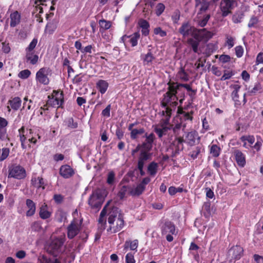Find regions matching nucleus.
I'll use <instances>...</instances> for the list:
<instances>
[{"instance_id":"24","label":"nucleus","mask_w":263,"mask_h":263,"mask_svg":"<svg viewBox=\"0 0 263 263\" xmlns=\"http://www.w3.org/2000/svg\"><path fill=\"white\" fill-rule=\"evenodd\" d=\"M31 184L37 189L42 188V190L45 189V183L43 179L40 177H32L31 180Z\"/></svg>"},{"instance_id":"2","label":"nucleus","mask_w":263,"mask_h":263,"mask_svg":"<svg viewBox=\"0 0 263 263\" xmlns=\"http://www.w3.org/2000/svg\"><path fill=\"white\" fill-rule=\"evenodd\" d=\"M107 231L110 233H116L120 231L124 227V222L123 216L117 208H113L108 213Z\"/></svg>"},{"instance_id":"15","label":"nucleus","mask_w":263,"mask_h":263,"mask_svg":"<svg viewBox=\"0 0 263 263\" xmlns=\"http://www.w3.org/2000/svg\"><path fill=\"white\" fill-rule=\"evenodd\" d=\"M60 175L65 179L71 177L74 174V171L68 165H62L60 168Z\"/></svg>"},{"instance_id":"60","label":"nucleus","mask_w":263,"mask_h":263,"mask_svg":"<svg viewBox=\"0 0 263 263\" xmlns=\"http://www.w3.org/2000/svg\"><path fill=\"white\" fill-rule=\"evenodd\" d=\"M231 60V57L228 55L222 54L219 57V61L222 63L229 62Z\"/></svg>"},{"instance_id":"29","label":"nucleus","mask_w":263,"mask_h":263,"mask_svg":"<svg viewBox=\"0 0 263 263\" xmlns=\"http://www.w3.org/2000/svg\"><path fill=\"white\" fill-rule=\"evenodd\" d=\"M138 246V241L136 239L133 241H126L124 245V251L126 252L127 249L129 248L131 250H136Z\"/></svg>"},{"instance_id":"12","label":"nucleus","mask_w":263,"mask_h":263,"mask_svg":"<svg viewBox=\"0 0 263 263\" xmlns=\"http://www.w3.org/2000/svg\"><path fill=\"white\" fill-rule=\"evenodd\" d=\"M26 171L19 165H13L10 167L8 177H12L17 179H21L26 177Z\"/></svg>"},{"instance_id":"47","label":"nucleus","mask_w":263,"mask_h":263,"mask_svg":"<svg viewBox=\"0 0 263 263\" xmlns=\"http://www.w3.org/2000/svg\"><path fill=\"white\" fill-rule=\"evenodd\" d=\"M233 75H234V73L232 71L225 70L224 71L223 75L222 76L220 80L221 81H224V80L229 79Z\"/></svg>"},{"instance_id":"39","label":"nucleus","mask_w":263,"mask_h":263,"mask_svg":"<svg viewBox=\"0 0 263 263\" xmlns=\"http://www.w3.org/2000/svg\"><path fill=\"white\" fill-rule=\"evenodd\" d=\"M99 24L100 28L104 30L108 29L111 27V22L104 19L100 20L99 21Z\"/></svg>"},{"instance_id":"13","label":"nucleus","mask_w":263,"mask_h":263,"mask_svg":"<svg viewBox=\"0 0 263 263\" xmlns=\"http://www.w3.org/2000/svg\"><path fill=\"white\" fill-rule=\"evenodd\" d=\"M179 32L183 36L192 35L195 37L196 35L197 29L189 23L185 22L182 24L179 29Z\"/></svg>"},{"instance_id":"57","label":"nucleus","mask_w":263,"mask_h":263,"mask_svg":"<svg viewBox=\"0 0 263 263\" xmlns=\"http://www.w3.org/2000/svg\"><path fill=\"white\" fill-rule=\"evenodd\" d=\"M145 136L146 137V143L147 144H149L150 146H151V145H152V143L153 142L154 138H155L154 134L152 133V134H149V135H147V134H146Z\"/></svg>"},{"instance_id":"7","label":"nucleus","mask_w":263,"mask_h":263,"mask_svg":"<svg viewBox=\"0 0 263 263\" xmlns=\"http://www.w3.org/2000/svg\"><path fill=\"white\" fill-rule=\"evenodd\" d=\"M236 4L234 0H221L219 6L221 16L226 17L231 14Z\"/></svg>"},{"instance_id":"63","label":"nucleus","mask_w":263,"mask_h":263,"mask_svg":"<svg viewBox=\"0 0 263 263\" xmlns=\"http://www.w3.org/2000/svg\"><path fill=\"white\" fill-rule=\"evenodd\" d=\"M139 26L140 27L142 28L146 29L147 28H149V25L148 22L144 20H141L139 22Z\"/></svg>"},{"instance_id":"32","label":"nucleus","mask_w":263,"mask_h":263,"mask_svg":"<svg viewBox=\"0 0 263 263\" xmlns=\"http://www.w3.org/2000/svg\"><path fill=\"white\" fill-rule=\"evenodd\" d=\"M11 108L14 110H17L21 106L22 101L19 97H15L9 101Z\"/></svg>"},{"instance_id":"50","label":"nucleus","mask_w":263,"mask_h":263,"mask_svg":"<svg viewBox=\"0 0 263 263\" xmlns=\"http://www.w3.org/2000/svg\"><path fill=\"white\" fill-rule=\"evenodd\" d=\"M261 90V86L260 83H256L251 90L249 91L250 94H255L257 92H260Z\"/></svg>"},{"instance_id":"61","label":"nucleus","mask_w":263,"mask_h":263,"mask_svg":"<svg viewBox=\"0 0 263 263\" xmlns=\"http://www.w3.org/2000/svg\"><path fill=\"white\" fill-rule=\"evenodd\" d=\"M259 64H263V52H259L256 57V65H259Z\"/></svg>"},{"instance_id":"64","label":"nucleus","mask_w":263,"mask_h":263,"mask_svg":"<svg viewBox=\"0 0 263 263\" xmlns=\"http://www.w3.org/2000/svg\"><path fill=\"white\" fill-rule=\"evenodd\" d=\"M210 17V15H206L202 20L199 21V25L201 27H204L207 24L209 18Z\"/></svg>"},{"instance_id":"10","label":"nucleus","mask_w":263,"mask_h":263,"mask_svg":"<svg viewBox=\"0 0 263 263\" xmlns=\"http://www.w3.org/2000/svg\"><path fill=\"white\" fill-rule=\"evenodd\" d=\"M50 69L47 67L40 69L36 73V82L43 85H48L49 83L48 76L50 74Z\"/></svg>"},{"instance_id":"36","label":"nucleus","mask_w":263,"mask_h":263,"mask_svg":"<svg viewBox=\"0 0 263 263\" xmlns=\"http://www.w3.org/2000/svg\"><path fill=\"white\" fill-rule=\"evenodd\" d=\"M168 193L171 195H174L177 193H181L182 192H186L187 190L183 189L181 186L175 187V186H170L168 190Z\"/></svg>"},{"instance_id":"44","label":"nucleus","mask_w":263,"mask_h":263,"mask_svg":"<svg viewBox=\"0 0 263 263\" xmlns=\"http://www.w3.org/2000/svg\"><path fill=\"white\" fill-rule=\"evenodd\" d=\"M31 74V72L28 69H25L20 71L18 74L20 78L22 79H27Z\"/></svg>"},{"instance_id":"54","label":"nucleus","mask_w":263,"mask_h":263,"mask_svg":"<svg viewBox=\"0 0 263 263\" xmlns=\"http://www.w3.org/2000/svg\"><path fill=\"white\" fill-rule=\"evenodd\" d=\"M234 39L230 36H227L226 44L228 45V48L230 49L234 45Z\"/></svg>"},{"instance_id":"45","label":"nucleus","mask_w":263,"mask_h":263,"mask_svg":"<svg viewBox=\"0 0 263 263\" xmlns=\"http://www.w3.org/2000/svg\"><path fill=\"white\" fill-rule=\"evenodd\" d=\"M154 33L156 35H159L161 37H164L166 35V32L162 29L160 27H156L154 29Z\"/></svg>"},{"instance_id":"34","label":"nucleus","mask_w":263,"mask_h":263,"mask_svg":"<svg viewBox=\"0 0 263 263\" xmlns=\"http://www.w3.org/2000/svg\"><path fill=\"white\" fill-rule=\"evenodd\" d=\"M196 133L195 132H189L185 137V141L189 144L193 145L195 142Z\"/></svg>"},{"instance_id":"26","label":"nucleus","mask_w":263,"mask_h":263,"mask_svg":"<svg viewBox=\"0 0 263 263\" xmlns=\"http://www.w3.org/2000/svg\"><path fill=\"white\" fill-rule=\"evenodd\" d=\"M40 217L43 219L49 218L51 215V212L48 211L47 204H44L40 209Z\"/></svg>"},{"instance_id":"49","label":"nucleus","mask_w":263,"mask_h":263,"mask_svg":"<svg viewBox=\"0 0 263 263\" xmlns=\"http://www.w3.org/2000/svg\"><path fill=\"white\" fill-rule=\"evenodd\" d=\"M178 77L184 81H187L189 80V76L184 70L181 69L180 70L178 74Z\"/></svg>"},{"instance_id":"23","label":"nucleus","mask_w":263,"mask_h":263,"mask_svg":"<svg viewBox=\"0 0 263 263\" xmlns=\"http://www.w3.org/2000/svg\"><path fill=\"white\" fill-rule=\"evenodd\" d=\"M234 155L238 165L243 167L246 164V159L244 155L239 150H235L234 152Z\"/></svg>"},{"instance_id":"33","label":"nucleus","mask_w":263,"mask_h":263,"mask_svg":"<svg viewBox=\"0 0 263 263\" xmlns=\"http://www.w3.org/2000/svg\"><path fill=\"white\" fill-rule=\"evenodd\" d=\"M66 213L61 209L58 210L55 213V219L60 222L64 221L66 219Z\"/></svg>"},{"instance_id":"56","label":"nucleus","mask_w":263,"mask_h":263,"mask_svg":"<svg viewBox=\"0 0 263 263\" xmlns=\"http://www.w3.org/2000/svg\"><path fill=\"white\" fill-rule=\"evenodd\" d=\"M236 55L238 58H240L243 53V49L242 46H238L235 48Z\"/></svg>"},{"instance_id":"52","label":"nucleus","mask_w":263,"mask_h":263,"mask_svg":"<svg viewBox=\"0 0 263 263\" xmlns=\"http://www.w3.org/2000/svg\"><path fill=\"white\" fill-rule=\"evenodd\" d=\"M180 13L179 11L176 10L172 16V19L174 23H177L180 19Z\"/></svg>"},{"instance_id":"27","label":"nucleus","mask_w":263,"mask_h":263,"mask_svg":"<svg viewBox=\"0 0 263 263\" xmlns=\"http://www.w3.org/2000/svg\"><path fill=\"white\" fill-rule=\"evenodd\" d=\"M230 87L233 89L231 94L233 100L236 102V104H239V101L238 100L239 95L238 93L240 88V86L238 84H234L231 85Z\"/></svg>"},{"instance_id":"25","label":"nucleus","mask_w":263,"mask_h":263,"mask_svg":"<svg viewBox=\"0 0 263 263\" xmlns=\"http://www.w3.org/2000/svg\"><path fill=\"white\" fill-rule=\"evenodd\" d=\"M108 83L103 80H99L96 83V87L101 94H104L108 87Z\"/></svg>"},{"instance_id":"3","label":"nucleus","mask_w":263,"mask_h":263,"mask_svg":"<svg viewBox=\"0 0 263 263\" xmlns=\"http://www.w3.org/2000/svg\"><path fill=\"white\" fill-rule=\"evenodd\" d=\"M162 110L161 115L164 117L161 119L160 122L153 126L154 128V131L158 135L159 138H161L163 135H165L170 127H168L169 123L170 118L172 115L173 110L175 109L168 106V105H165V104H162Z\"/></svg>"},{"instance_id":"35","label":"nucleus","mask_w":263,"mask_h":263,"mask_svg":"<svg viewBox=\"0 0 263 263\" xmlns=\"http://www.w3.org/2000/svg\"><path fill=\"white\" fill-rule=\"evenodd\" d=\"M145 187L139 184L137 186L133 188L130 193V194L133 196H139L143 193Z\"/></svg>"},{"instance_id":"46","label":"nucleus","mask_w":263,"mask_h":263,"mask_svg":"<svg viewBox=\"0 0 263 263\" xmlns=\"http://www.w3.org/2000/svg\"><path fill=\"white\" fill-rule=\"evenodd\" d=\"M189 44L192 46L193 51L197 53L198 52V47L199 45V42L191 39L189 40Z\"/></svg>"},{"instance_id":"58","label":"nucleus","mask_w":263,"mask_h":263,"mask_svg":"<svg viewBox=\"0 0 263 263\" xmlns=\"http://www.w3.org/2000/svg\"><path fill=\"white\" fill-rule=\"evenodd\" d=\"M110 109H111V105L110 104L108 105L107 106V107L104 110H102V116L104 117H107V118L110 117Z\"/></svg>"},{"instance_id":"53","label":"nucleus","mask_w":263,"mask_h":263,"mask_svg":"<svg viewBox=\"0 0 263 263\" xmlns=\"http://www.w3.org/2000/svg\"><path fill=\"white\" fill-rule=\"evenodd\" d=\"M258 22V18L256 16H253L250 18L249 22L248 24V26L249 28H252L254 27V26L257 24Z\"/></svg>"},{"instance_id":"11","label":"nucleus","mask_w":263,"mask_h":263,"mask_svg":"<svg viewBox=\"0 0 263 263\" xmlns=\"http://www.w3.org/2000/svg\"><path fill=\"white\" fill-rule=\"evenodd\" d=\"M81 228V221L73 219L67 227V237L69 239L74 238L80 232Z\"/></svg>"},{"instance_id":"19","label":"nucleus","mask_w":263,"mask_h":263,"mask_svg":"<svg viewBox=\"0 0 263 263\" xmlns=\"http://www.w3.org/2000/svg\"><path fill=\"white\" fill-rule=\"evenodd\" d=\"M185 142L183 138L181 137H177L175 139L172 143V146L174 147L173 148L175 149V152L176 154L178 153L180 151H181L183 149V143Z\"/></svg>"},{"instance_id":"38","label":"nucleus","mask_w":263,"mask_h":263,"mask_svg":"<svg viewBox=\"0 0 263 263\" xmlns=\"http://www.w3.org/2000/svg\"><path fill=\"white\" fill-rule=\"evenodd\" d=\"M158 165L156 163L152 162L148 166V171L151 175L154 176L157 172Z\"/></svg>"},{"instance_id":"59","label":"nucleus","mask_w":263,"mask_h":263,"mask_svg":"<svg viewBox=\"0 0 263 263\" xmlns=\"http://www.w3.org/2000/svg\"><path fill=\"white\" fill-rule=\"evenodd\" d=\"M115 174L113 172H110L107 176V182L108 184H112L114 182Z\"/></svg>"},{"instance_id":"14","label":"nucleus","mask_w":263,"mask_h":263,"mask_svg":"<svg viewBox=\"0 0 263 263\" xmlns=\"http://www.w3.org/2000/svg\"><path fill=\"white\" fill-rule=\"evenodd\" d=\"M243 252V248L240 246H236L231 248L229 252L228 255L229 257L235 260L239 259L242 256Z\"/></svg>"},{"instance_id":"42","label":"nucleus","mask_w":263,"mask_h":263,"mask_svg":"<svg viewBox=\"0 0 263 263\" xmlns=\"http://www.w3.org/2000/svg\"><path fill=\"white\" fill-rule=\"evenodd\" d=\"M165 6L162 3L158 4L155 8V13L157 16H160L164 11Z\"/></svg>"},{"instance_id":"4","label":"nucleus","mask_w":263,"mask_h":263,"mask_svg":"<svg viewBox=\"0 0 263 263\" xmlns=\"http://www.w3.org/2000/svg\"><path fill=\"white\" fill-rule=\"evenodd\" d=\"M66 240L65 234L60 236L52 237L50 242L46 246L47 251L56 256L62 251V247Z\"/></svg>"},{"instance_id":"55","label":"nucleus","mask_w":263,"mask_h":263,"mask_svg":"<svg viewBox=\"0 0 263 263\" xmlns=\"http://www.w3.org/2000/svg\"><path fill=\"white\" fill-rule=\"evenodd\" d=\"M38 260L40 263H51V260L44 255H40L39 256Z\"/></svg>"},{"instance_id":"8","label":"nucleus","mask_w":263,"mask_h":263,"mask_svg":"<svg viewBox=\"0 0 263 263\" xmlns=\"http://www.w3.org/2000/svg\"><path fill=\"white\" fill-rule=\"evenodd\" d=\"M162 234L166 236V240L171 242L173 240V235L176 234L174 224L171 221L165 222L161 226Z\"/></svg>"},{"instance_id":"21","label":"nucleus","mask_w":263,"mask_h":263,"mask_svg":"<svg viewBox=\"0 0 263 263\" xmlns=\"http://www.w3.org/2000/svg\"><path fill=\"white\" fill-rule=\"evenodd\" d=\"M21 21V15L17 11L11 13L10 15V26L14 27L20 24Z\"/></svg>"},{"instance_id":"5","label":"nucleus","mask_w":263,"mask_h":263,"mask_svg":"<svg viewBox=\"0 0 263 263\" xmlns=\"http://www.w3.org/2000/svg\"><path fill=\"white\" fill-rule=\"evenodd\" d=\"M18 137L20 138L23 149L27 148V141L34 144L37 143V139L33 136L31 129H25L24 127H22L18 130Z\"/></svg>"},{"instance_id":"17","label":"nucleus","mask_w":263,"mask_h":263,"mask_svg":"<svg viewBox=\"0 0 263 263\" xmlns=\"http://www.w3.org/2000/svg\"><path fill=\"white\" fill-rule=\"evenodd\" d=\"M140 37V34L138 32H135L130 36L124 35L121 38V41L125 44L127 39H129V42L133 47L136 46L138 44V41Z\"/></svg>"},{"instance_id":"51","label":"nucleus","mask_w":263,"mask_h":263,"mask_svg":"<svg viewBox=\"0 0 263 263\" xmlns=\"http://www.w3.org/2000/svg\"><path fill=\"white\" fill-rule=\"evenodd\" d=\"M125 261L126 263H135L134 254L132 253H127L125 256Z\"/></svg>"},{"instance_id":"20","label":"nucleus","mask_w":263,"mask_h":263,"mask_svg":"<svg viewBox=\"0 0 263 263\" xmlns=\"http://www.w3.org/2000/svg\"><path fill=\"white\" fill-rule=\"evenodd\" d=\"M195 7L200 13L205 12L209 7L208 0H195Z\"/></svg>"},{"instance_id":"37","label":"nucleus","mask_w":263,"mask_h":263,"mask_svg":"<svg viewBox=\"0 0 263 263\" xmlns=\"http://www.w3.org/2000/svg\"><path fill=\"white\" fill-rule=\"evenodd\" d=\"M145 132V130L143 128L139 129L135 128L130 131V138L132 139H136L137 138L138 136L143 134Z\"/></svg>"},{"instance_id":"18","label":"nucleus","mask_w":263,"mask_h":263,"mask_svg":"<svg viewBox=\"0 0 263 263\" xmlns=\"http://www.w3.org/2000/svg\"><path fill=\"white\" fill-rule=\"evenodd\" d=\"M58 21L55 20L49 22L46 26L45 33L48 34H53L58 28Z\"/></svg>"},{"instance_id":"1","label":"nucleus","mask_w":263,"mask_h":263,"mask_svg":"<svg viewBox=\"0 0 263 263\" xmlns=\"http://www.w3.org/2000/svg\"><path fill=\"white\" fill-rule=\"evenodd\" d=\"M168 91L164 95V98L162 101V104H165L168 105L174 109H176L178 105V97L176 96L177 90L179 89L180 87H183L187 90L195 91L193 90L191 86L187 84H178L174 82L168 83Z\"/></svg>"},{"instance_id":"48","label":"nucleus","mask_w":263,"mask_h":263,"mask_svg":"<svg viewBox=\"0 0 263 263\" xmlns=\"http://www.w3.org/2000/svg\"><path fill=\"white\" fill-rule=\"evenodd\" d=\"M37 43L36 39H33L31 42L29 44L28 47L26 48V52L33 51V50L35 47Z\"/></svg>"},{"instance_id":"41","label":"nucleus","mask_w":263,"mask_h":263,"mask_svg":"<svg viewBox=\"0 0 263 263\" xmlns=\"http://www.w3.org/2000/svg\"><path fill=\"white\" fill-rule=\"evenodd\" d=\"M220 148L217 145H212L210 149V153L213 157H217L220 155Z\"/></svg>"},{"instance_id":"30","label":"nucleus","mask_w":263,"mask_h":263,"mask_svg":"<svg viewBox=\"0 0 263 263\" xmlns=\"http://www.w3.org/2000/svg\"><path fill=\"white\" fill-rule=\"evenodd\" d=\"M26 58L27 62H29L30 63L34 65L37 62L39 57L33 51L26 52Z\"/></svg>"},{"instance_id":"28","label":"nucleus","mask_w":263,"mask_h":263,"mask_svg":"<svg viewBox=\"0 0 263 263\" xmlns=\"http://www.w3.org/2000/svg\"><path fill=\"white\" fill-rule=\"evenodd\" d=\"M106 206H105L104 209L102 210L101 212V213L100 214V216L98 219V222L99 224V227L101 229L104 230L105 229L104 228V224H106V218L105 216L106 214Z\"/></svg>"},{"instance_id":"43","label":"nucleus","mask_w":263,"mask_h":263,"mask_svg":"<svg viewBox=\"0 0 263 263\" xmlns=\"http://www.w3.org/2000/svg\"><path fill=\"white\" fill-rule=\"evenodd\" d=\"M240 139L242 142L248 141L250 145L253 144L255 142V138L253 136H243Z\"/></svg>"},{"instance_id":"16","label":"nucleus","mask_w":263,"mask_h":263,"mask_svg":"<svg viewBox=\"0 0 263 263\" xmlns=\"http://www.w3.org/2000/svg\"><path fill=\"white\" fill-rule=\"evenodd\" d=\"M213 36V33L211 32L206 30L205 29L201 30H197L196 35L195 37L197 40H203L207 41Z\"/></svg>"},{"instance_id":"6","label":"nucleus","mask_w":263,"mask_h":263,"mask_svg":"<svg viewBox=\"0 0 263 263\" xmlns=\"http://www.w3.org/2000/svg\"><path fill=\"white\" fill-rule=\"evenodd\" d=\"M63 92L61 91L54 90L51 96H48L47 104L54 107H60L62 106L64 101Z\"/></svg>"},{"instance_id":"31","label":"nucleus","mask_w":263,"mask_h":263,"mask_svg":"<svg viewBox=\"0 0 263 263\" xmlns=\"http://www.w3.org/2000/svg\"><path fill=\"white\" fill-rule=\"evenodd\" d=\"M142 59L144 65L150 66L152 64L155 57L151 52H149L147 54L142 55Z\"/></svg>"},{"instance_id":"9","label":"nucleus","mask_w":263,"mask_h":263,"mask_svg":"<svg viewBox=\"0 0 263 263\" xmlns=\"http://www.w3.org/2000/svg\"><path fill=\"white\" fill-rule=\"evenodd\" d=\"M104 198L100 190L93 192L89 197L88 203L92 208H100L103 202Z\"/></svg>"},{"instance_id":"62","label":"nucleus","mask_w":263,"mask_h":263,"mask_svg":"<svg viewBox=\"0 0 263 263\" xmlns=\"http://www.w3.org/2000/svg\"><path fill=\"white\" fill-rule=\"evenodd\" d=\"M200 153V148L198 147H196L195 150L193 151L190 154V156L193 159H195L197 157L199 154Z\"/></svg>"},{"instance_id":"40","label":"nucleus","mask_w":263,"mask_h":263,"mask_svg":"<svg viewBox=\"0 0 263 263\" xmlns=\"http://www.w3.org/2000/svg\"><path fill=\"white\" fill-rule=\"evenodd\" d=\"M243 17L244 14L243 13H236L233 15L232 21L235 24L240 23L241 22Z\"/></svg>"},{"instance_id":"22","label":"nucleus","mask_w":263,"mask_h":263,"mask_svg":"<svg viewBox=\"0 0 263 263\" xmlns=\"http://www.w3.org/2000/svg\"><path fill=\"white\" fill-rule=\"evenodd\" d=\"M26 203L28 209L26 212V216L28 217L33 216L36 210L35 203L32 200L28 199L26 200Z\"/></svg>"}]
</instances>
